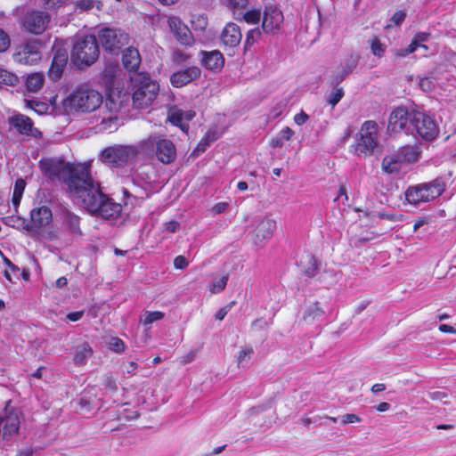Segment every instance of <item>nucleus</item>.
I'll return each mask as SVG.
<instances>
[{"label":"nucleus","instance_id":"obj_5","mask_svg":"<svg viewBox=\"0 0 456 456\" xmlns=\"http://www.w3.org/2000/svg\"><path fill=\"white\" fill-rule=\"evenodd\" d=\"M445 190V183L441 179L410 186L405 191V199L411 205L432 201Z\"/></svg>","mask_w":456,"mask_h":456},{"label":"nucleus","instance_id":"obj_21","mask_svg":"<svg viewBox=\"0 0 456 456\" xmlns=\"http://www.w3.org/2000/svg\"><path fill=\"white\" fill-rule=\"evenodd\" d=\"M242 38L240 27L232 22L228 23L221 33L222 43L228 47L237 46Z\"/></svg>","mask_w":456,"mask_h":456},{"label":"nucleus","instance_id":"obj_47","mask_svg":"<svg viewBox=\"0 0 456 456\" xmlns=\"http://www.w3.org/2000/svg\"><path fill=\"white\" fill-rule=\"evenodd\" d=\"M371 52L374 55L381 57L385 52V45L378 38H375L371 42Z\"/></svg>","mask_w":456,"mask_h":456},{"label":"nucleus","instance_id":"obj_25","mask_svg":"<svg viewBox=\"0 0 456 456\" xmlns=\"http://www.w3.org/2000/svg\"><path fill=\"white\" fill-rule=\"evenodd\" d=\"M202 64L208 69L219 71L224 64V58L219 51L203 52Z\"/></svg>","mask_w":456,"mask_h":456},{"label":"nucleus","instance_id":"obj_60","mask_svg":"<svg viewBox=\"0 0 456 456\" xmlns=\"http://www.w3.org/2000/svg\"><path fill=\"white\" fill-rule=\"evenodd\" d=\"M229 6L232 9H243L248 4V0H228Z\"/></svg>","mask_w":456,"mask_h":456},{"label":"nucleus","instance_id":"obj_24","mask_svg":"<svg viewBox=\"0 0 456 456\" xmlns=\"http://www.w3.org/2000/svg\"><path fill=\"white\" fill-rule=\"evenodd\" d=\"M200 76V69L197 67H191L177 71L171 76V83L175 87H182Z\"/></svg>","mask_w":456,"mask_h":456},{"label":"nucleus","instance_id":"obj_20","mask_svg":"<svg viewBox=\"0 0 456 456\" xmlns=\"http://www.w3.org/2000/svg\"><path fill=\"white\" fill-rule=\"evenodd\" d=\"M101 407L100 401L92 390L85 391L77 402L76 410L79 413H90Z\"/></svg>","mask_w":456,"mask_h":456},{"label":"nucleus","instance_id":"obj_51","mask_svg":"<svg viewBox=\"0 0 456 456\" xmlns=\"http://www.w3.org/2000/svg\"><path fill=\"white\" fill-rule=\"evenodd\" d=\"M103 387H104V389L109 391V392H115L118 390V386L116 384V381L115 379L110 377V376H107L103 381Z\"/></svg>","mask_w":456,"mask_h":456},{"label":"nucleus","instance_id":"obj_8","mask_svg":"<svg viewBox=\"0 0 456 456\" xmlns=\"http://www.w3.org/2000/svg\"><path fill=\"white\" fill-rule=\"evenodd\" d=\"M378 124L375 121H365L359 132L355 146L358 155L370 156L378 147Z\"/></svg>","mask_w":456,"mask_h":456},{"label":"nucleus","instance_id":"obj_42","mask_svg":"<svg viewBox=\"0 0 456 456\" xmlns=\"http://www.w3.org/2000/svg\"><path fill=\"white\" fill-rule=\"evenodd\" d=\"M260 36L261 32L258 28L250 29L246 35L245 48L252 46L260 38Z\"/></svg>","mask_w":456,"mask_h":456},{"label":"nucleus","instance_id":"obj_12","mask_svg":"<svg viewBox=\"0 0 456 456\" xmlns=\"http://www.w3.org/2000/svg\"><path fill=\"white\" fill-rule=\"evenodd\" d=\"M159 85L151 80L143 81L133 94V104L135 108L149 107L159 93Z\"/></svg>","mask_w":456,"mask_h":456},{"label":"nucleus","instance_id":"obj_41","mask_svg":"<svg viewBox=\"0 0 456 456\" xmlns=\"http://www.w3.org/2000/svg\"><path fill=\"white\" fill-rule=\"evenodd\" d=\"M65 222L72 232H79V217L77 216L68 213L65 216Z\"/></svg>","mask_w":456,"mask_h":456},{"label":"nucleus","instance_id":"obj_31","mask_svg":"<svg viewBox=\"0 0 456 456\" xmlns=\"http://www.w3.org/2000/svg\"><path fill=\"white\" fill-rule=\"evenodd\" d=\"M323 314V311L319 306L318 303H313L305 306L302 319L306 323H311Z\"/></svg>","mask_w":456,"mask_h":456},{"label":"nucleus","instance_id":"obj_32","mask_svg":"<svg viewBox=\"0 0 456 456\" xmlns=\"http://www.w3.org/2000/svg\"><path fill=\"white\" fill-rule=\"evenodd\" d=\"M167 119L174 125L179 126L183 131L189 127L187 124L183 123V111L176 107H172L168 110Z\"/></svg>","mask_w":456,"mask_h":456},{"label":"nucleus","instance_id":"obj_6","mask_svg":"<svg viewBox=\"0 0 456 456\" xmlns=\"http://www.w3.org/2000/svg\"><path fill=\"white\" fill-rule=\"evenodd\" d=\"M139 153L138 147L134 145L118 144L105 148L101 155V160L112 167H124L134 160Z\"/></svg>","mask_w":456,"mask_h":456},{"label":"nucleus","instance_id":"obj_10","mask_svg":"<svg viewBox=\"0 0 456 456\" xmlns=\"http://www.w3.org/2000/svg\"><path fill=\"white\" fill-rule=\"evenodd\" d=\"M411 125L413 126L416 134L426 141H432L439 134L436 122L425 112H411Z\"/></svg>","mask_w":456,"mask_h":456},{"label":"nucleus","instance_id":"obj_7","mask_svg":"<svg viewBox=\"0 0 456 456\" xmlns=\"http://www.w3.org/2000/svg\"><path fill=\"white\" fill-rule=\"evenodd\" d=\"M141 145L145 151H154L156 158L163 164H170L176 158V148L173 142L161 135H151Z\"/></svg>","mask_w":456,"mask_h":456},{"label":"nucleus","instance_id":"obj_45","mask_svg":"<svg viewBox=\"0 0 456 456\" xmlns=\"http://www.w3.org/2000/svg\"><path fill=\"white\" fill-rule=\"evenodd\" d=\"M261 18V13L257 10H251L245 12L242 16L244 21L248 24H256L258 23Z\"/></svg>","mask_w":456,"mask_h":456},{"label":"nucleus","instance_id":"obj_37","mask_svg":"<svg viewBox=\"0 0 456 456\" xmlns=\"http://www.w3.org/2000/svg\"><path fill=\"white\" fill-rule=\"evenodd\" d=\"M357 65V58L350 56L341 67L340 80H342L348 74L352 73Z\"/></svg>","mask_w":456,"mask_h":456},{"label":"nucleus","instance_id":"obj_28","mask_svg":"<svg viewBox=\"0 0 456 456\" xmlns=\"http://www.w3.org/2000/svg\"><path fill=\"white\" fill-rule=\"evenodd\" d=\"M397 152L401 156L403 161L407 163L417 162L421 155V150L419 149V146L417 144L403 146L400 148V150Z\"/></svg>","mask_w":456,"mask_h":456},{"label":"nucleus","instance_id":"obj_58","mask_svg":"<svg viewBox=\"0 0 456 456\" xmlns=\"http://www.w3.org/2000/svg\"><path fill=\"white\" fill-rule=\"evenodd\" d=\"M188 265L189 263L183 256H178L174 260V265L176 269H184Z\"/></svg>","mask_w":456,"mask_h":456},{"label":"nucleus","instance_id":"obj_4","mask_svg":"<svg viewBox=\"0 0 456 456\" xmlns=\"http://www.w3.org/2000/svg\"><path fill=\"white\" fill-rule=\"evenodd\" d=\"M100 49L95 36L87 35L76 39L70 52V61L78 69L92 66L99 58Z\"/></svg>","mask_w":456,"mask_h":456},{"label":"nucleus","instance_id":"obj_23","mask_svg":"<svg viewBox=\"0 0 456 456\" xmlns=\"http://www.w3.org/2000/svg\"><path fill=\"white\" fill-rule=\"evenodd\" d=\"M20 417L17 411H11L4 418H0V429H3V437L8 438L15 435L20 428Z\"/></svg>","mask_w":456,"mask_h":456},{"label":"nucleus","instance_id":"obj_2","mask_svg":"<svg viewBox=\"0 0 456 456\" xmlns=\"http://www.w3.org/2000/svg\"><path fill=\"white\" fill-rule=\"evenodd\" d=\"M74 199L80 200L83 207L89 212L98 214L106 220L115 219L122 212V206L102 193L100 183L92 177Z\"/></svg>","mask_w":456,"mask_h":456},{"label":"nucleus","instance_id":"obj_26","mask_svg":"<svg viewBox=\"0 0 456 456\" xmlns=\"http://www.w3.org/2000/svg\"><path fill=\"white\" fill-rule=\"evenodd\" d=\"M403 163V161L399 153L395 152L383 159L381 167L387 174H395L401 171Z\"/></svg>","mask_w":456,"mask_h":456},{"label":"nucleus","instance_id":"obj_34","mask_svg":"<svg viewBox=\"0 0 456 456\" xmlns=\"http://www.w3.org/2000/svg\"><path fill=\"white\" fill-rule=\"evenodd\" d=\"M25 187H26L25 180H23L21 178L16 180L14 188H13L12 199V204L14 205V207H17L20 204V200L22 198L23 191L25 190Z\"/></svg>","mask_w":456,"mask_h":456},{"label":"nucleus","instance_id":"obj_36","mask_svg":"<svg viewBox=\"0 0 456 456\" xmlns=\"http://www.w3.org/2000/svg\"><path fill=\"white\" fill-rule=\"evenodd\" d=\"M19 82L18 77L0 67V85L13 86Z\"/></svg>","mask_w":456,"mask_h":456},{"label":"nucleus","instance_id":"obj_61","mask_svg":"<svg viewBox=\"0 0 456 456\" xmlns=\"http://www.w3.org/2000/svg\"><path fill=\"white\" fill-rule=\"evenodd\" d=\"M308 118H309V116L306 113H305L304 111H302L294 117V121L298 126H301V125L305 124Z\"/></svg>","mask_w":456,"mask_h":456},{"label":"nucleus","instance_id":"obj_3","mask_svg":"<svg viewBox=\"0 0 456 456\" xmlns=\"http://www.w3.org/2000/svg\"><path fill=\"white\" fill-rule=\"evenodd\" d=\"M102 94L87 84L75 88L63 101V107L68 111L90 113L96 110L102 103Z\"/></svg>","mask_w":456,"mask_h":456},{"label":"nucleus","instance_id":"obj_56","mask_svg":"<svg viewBox=\"0 0 456 456\" xmlns=\"http://www.w3.org/2000/svg\"><path fill=\"white\" fill-rule=\"evenodd\" d=\"M10 45L8 35L0 28V52H4Z\"/></svg>","mask_w":456,"mask_h":456},{"label":"nucleus","instance_id":"obj_1","mask_svg":"<svg viewBox=\"0 0 456 456\" xmlns=\"http://www.w3.org/2000/svg\"><path fill=\"white\" fill-rule=\"evenodd\" d=\"M40 168L50 179L62 181L72 198H75L91 178L89 167L86 165H72L60 159H42Z\"/></svg>","mask_w":456,"mask_h":456},{"label":"nucleus","instance_id":"obj_33","mask_svg":"<svg viewBox=\"0 0 456 456\" xmlns=\"http://www.w3.org/2000/svg\"><path fill=\"white\" fill-rule=\"evenodd\" d=\"M301 264L303 265V272L305 275L313 277L316 274L318 264L316 258L314 256H306Z\"/></svg>","mask_w":456,"mask_h":456},{"label":"nucleus","instance_id":"obj_30","mask_svg":"<svg viewBox=\"0 0 456 456\" xmlns=\"http://www.w3.org/2000/svg\"><path fill=\"white\" fill-rule=\"evenodd\" d=\"M92 354V347L87 343H83L77 346L73 361L77 365H83Z\"/></svg>","mask_w":456,"mask_h":456},{"label":"nucleus","instance_id":"obj_46","mask_svg":"<svg viewBox=\"0 0 456 456\" xmlns=\"http://www.w3.org/2000/svg\"><path fill=\"white\" fill-rule=\"evenodd\" d=\"M254 350L250 346H243L241 347L239 354L237 356L238 364L240 365L245 360L249 359L253 354Z\"/></svg>","mask_w":456,"mask_h":456},{"label":"nucleus","instance_id":"obj_9","mask_svg":"<svg viewBox=\"0 0 456 456\" xmlns=\"http://www.w3.org/2000/svg\"><path fill=\"white\" fill-rule=\"evenodd\" d=\"M98 40L105 51L118 54L128 45L129 36L119 28H103L98 32Z\"/></svg>","mask_w":456,"mask_h":456},{"label":"nucleus","instance_id":"obj_43","mask_svg":"<svg viewBox=\"0 0 456 456\" xmlns=\"http://www.w3.org/2000/svg\"><path fill=\"white\" fill-rule=\"evenodd\" d=\"M340 276V273L334 271H327L322 276V281L328 284L329 286H333L336 283H338Z\"/></svg>","mask_w":456,"mask_h":456},{"label":"nucleus","instance_id":"obj_13","mask_svg":"<svg viewBox=\"0 0 456 456\" xmlns=\"http://www.w3.org/2000/svg\"><path fill=\"white\" fill-rule=\"evenodd\" d=\"M50 22V15L44 12H28L23 20L24 28L32 34L40 35L46 28Z\"/></svg>","mask_w":456,"mask_h":456},{"label":"nucleus","instance_id":"obj_14","mask_svg":"<svg viewBox=\"0 0 456 456\" xmlns=\"http://www.w3.org/2000/svg\"><path fill=\"white\" fill-rule=\"evenodd\" d=\"M276 229V221L266 216L260 219L253 231V239L256 245L262 244L269 240Z\"/></svg>","mask_w":456,"mask_h":456},{"label":"nucleus","instance_id":"obj_17","mask_svg":"<svg viewBox=\"0 0 456 456\" xmlns=\"http://www.w3.org/2000/svg\"><path fill=\"white\" fill-rule=\"evenodd\" d=\"M283 21L282 12L275 7H267L263 16L262 28L266 33H274L279 30Z\"/></svg>","mask_w":456,"mask_h":456},{"label":"nucleus","instance_id":"obj_39","mask_svg":"<svg viewBox=\"0 0 456 456\" xmlns=\"http://www.w3.org/2000/svg\"><path fill=\"white\" fill-rule=\"evenodd\" d=\"M429 36H430V34L427 33V32L417 33L414 36V37L412 38V40L411 42V45H413L415 50L418 47H421V48H423L425 50H428V46L426 45H423L422 43L426 42L428 39Z\"/></svg>","mask_w":456,"mask_h":456},{"label":"nucleus","instance_id":"obj_29","mask_svg":"<svg viewBox=\"0 0 456 456\" xmlns=\"http://www.w3.org/2000/svg\"><path fill=\"white\" fill-rule=\"evenodd\" d=\"M45 76L43 73L35 72L28 75L26 79V88L28 91L37 93L43 88Z\"/></svg>","mask_w":456,"mask_h":456},{"label":"nucleus","instance_id":"obj_35","mask_svg":"<svg viewBox=\"0 0 456 456\" xmlns=\"http://www.w3.org/2000/svg\"><path fill=\"white\" fill-rule=\"evenodd\" d=\"M110 113L102 119L101 126L102 130L116 128L117 126V116L113 113L118 110V107L114 104V108L110 109Z\"/></svg>","mask_w":456,"mask_h":456},{"label":"nucleus","instance_id":"obj_22","mask_svg":"<svg viewBox=\"0 0 456 456\" xmlns=\"http://www.w3.org/2000/svg\"><path fill=\"white\" fill-rule=\"evenodd\" d=\"M53 218L51 209L46 206L34 208L30 211L31 227L41 228L48 225Z\"/></svg>","mask_w":456,"mask_h":456},{"label":"nucleus","instance_id":"obj_15","mask_svg":"<svg viewBox=\"0 0 456 456\" xmlns=\"http://www.w3.org/2000/svg\"><path fill=\"white\" fill-rule=\"evenodd\" d=\"M9 125L15 128L20 134L37 138L41 136V132L34 127L31 119L22 114H16L8 118Z\"/></svg>","mask_w":456,"mask_h":456},{"label":"nucleus","instance_id":"obj_62","mask_svg":"<svg viewBox=\"0 0 456 456\" xmlns=\"http://www.w3.org/2000/svg\"><path fill=\"white\" fill-rule=\"evenodd\" d=\"M196 355H197L196 351H191L185 356L183 357V359L181 360V362L183 364H187L189 362H191L195 360Z\"/></svg>","mask_w":456,"mask_h":456},{"label":"nucleus","instance_id":"obj_50","mask_svg":"<svg viewBox=\"0 0 456 456\" xmlns=\"http://www.w3.org/2000/svg\"><path fill=\"white\" fill-rule=\"evenodd\" d=\"M110 346L112 350L120 353L125 350V345L124 342L118 338H111L110 341Z\"/></svg>","mask_w":456,"mask_h":456},{"label":"nucleus","instance_id":"obj_44","mask_svg":"<svg viewBox=\"0 0 456 456\" xmlns=\"http://www.w3.org/2000/svg\"><path fill=\"white\" fill-rule=\"evenodd\" d=\"M164 318V314L159 311L147 312L144 318L142 320L144 325H149L153 322L159 321Z\"/></svg>","mask_w":456,"mask_h":456},{"label":"nucleus","instance_id":"obj_19","mask_svg":"<svg viewBox=\"0 0 456 456\" xmlns=\"http://www.w3.org/2000/svg\"><path fill=\"white\" fill-rule=\"evenodd\" d=\"M54 55L49 69V77L53 79H59L66 67L68 61V53L65 49L54 47Z\"/></svg>","mask_w":456,"mask_h":456},{"label":"nucleus","instance_id":"obj_52","mask_svg":"<svg viewBox=\"0 0 456 456\" xmlns=\"http://www.w3.org/2000/svg\"><path fill=\"white\" fill-rule=\"evenodd\" d=\"M420 88L425 92L432 91L435 87V84L432 78L423 77L419 81Z\"/></svg>","mask_w":456,"mask_h":456},{"label":"nucleus","instance_id":"obj_16","mask_svg":"<svg viewBox=\"0 0 456 456\" xmlns=\"http://www.w3.org/2000/svg\"><path fill=\"white\" fill-rule=\"evenodd\" d=\"M167 23L171 32L180 44L186 46H190L193 44L194 40L191 31L179 18L170 17Z\"/></svg>","mask_w":456,"mask_h":456},{"label":"nucleus","instance_id":"obj_57","mask_svg":"<svg viewBox=\"0 0 456 456\" xmlns=\"http://www.w3.org/2000/svg\"><path fill=\"white\" fill-rule=\"evenodd\" d=\"M46 9H53L64 4L67 0H43Z\"/></svg>","mask_w":456,"mask_h":456},{"label":"nucleus","instance_id":"obj_38","mask_svg":"<svg viewBox=\"0 0 456 456\" xmlns=\"http://www.w3.org/2000/svg\"><path fill=\"white\" fill-rule=\"evenodd\" d=\"M208 25V18L203 14L195 15L191 20V26L195 30L204 31L207 28Z\"/></svg>","mask_w":456,"mask_h":456},{"label":"nucleus","instance_id":"obj_59","mask_svg":"<svg viewBox=\"0 0 456 456\" xmlns=\"http://www.w3.org/2000/svg\"><path fill=\"white\" fill-rule=\"evenodd\" d=\"M406 13L403 11H397L391 17V21L395 25H400L405 19Z\"/></svg>","mask_w":456,"mask_h":456},{"label":"nucleus","instance_id":"obj_27","mask_svg":"<svg viewBox=\"0 0 456 456\" xmlns=\"http://www.w3.org/2000/svg\"><path fill=\"white\" fill-rule=\"evenodd\" d=\"M141 63L140 53L137 49L129 47L123 54V64L128 71H135Z\"/></svg>","mask_w":456,"mask_h":456},{"label":"nucleus","instance_id":"obj_64","mask_svg":"<svg viewBox=\"0 0 456 456\" xmlns=\"http://www.w3.org/2000/svg\"><path fill=\"white\" fill-rule=\"evenodd\" d=\"M83 315H84V311H77V312L69 313L67 315V318L71 322H77V321L80 320L83 317Z\"/></svg>","mask_w":456,"mask_h":456},{"label":"nucleus","instance_id":"obj_63","mask_svg":"<svg viewBox=\"0 0 456 456\" xmlns=\"http://www.w3.org/2000/svg\"><path fill=\"white\" fill-rule=\"evenodd\" d=\"M165 228L169 232H175L179 228V223L176 221H170L166 223Z\"/></svg>","mask_w":456,"mask_h":456},{"label":"nucleus","instance_id":"obj_40","mask_svg":"<svg viewBox=\"0 0 456 456\" xmlns=\"http://www.w3.org/2000/svg\"><path fill=\"white\" fill-rule=\"evenodd\" d=\"M228 278L229 276L226 274L219 280L213 281L210 285V292L212 294H216L223 291L227 284Z\"/></svg>","mask_w":456,"mask_h":456},{"label":"nucleus","instance_id":"obj_48","mask_svg":"<svg viewBox=\"0 0 456 456\" xmlns=\"http://www.w3.org/2000/svg\"><path fill=\"white\" fill-rule=\"evenodd\" d=\"M415 48L413 47V45H411V44L405 47V48H399V49H395L393 51V53L395 57L397 58H404L406 57L407 55H409L410 53H412L413 52H415Z\"/></svg>","mask_w":456,"mask_h":456},{"label":"nucleus","instance_id":"obj_11","mask_svg":"<svg viewBox=\"0 0 456 456\" xmlns=\"http://www.w3.org/2000/svg\"><path fill=\"white\" fill-rule=\"evenodd\" d=\"M41 44L38 40L22 42L15 46L12 54L14 61L24 64H36L42 58Z\"/></svg>","mask_w":456,"mask_h":456},{"label":"nucleus","instance_id":"obj_18","mask_svg":"<svg viewBox=\"0 0 456 456\" xmlns=\"http://www.w3.org/2000/svg\"><path fill=\"white\" fill-rule=\"evenodd\" d=\"M408 122L411 123V113L403 107L396 108L389 116L387 130L391 133H399L406 127Z\"/></svg>","mask_w":456,"mask_h":456},{"label":"nucleus","instance_id":"obj_53","mask_svg":"<svg viewBox=\"0 0 456 456\" xmlns=\"http://www.w3.org/2000/svg\"><path fill=\"white\" fill-rule=\"evenodd\" d=\"M75 5L82 11H87L94 7V0H77L75 3Z\"/></svg>","mask_w":456,"mask_h":456},{"label":"nucleus","instance_id":"obj_54","mask_svg":"<svg viewBox=\"0 0 456 456\" xmlns=\"http://www.w3.org/2000/svg\"><path fill=\"white\" fill-rule=\"evenodd\" d=\"M360 421H361V418L354 413H347V414L343 415L341 418V422L343 425L352 424V423L360 422Z\"/></svg>","mask_w":456,"mask_h":456},{"label":"nucleus","instance_id":"obj_55","mask_svg":"<svg viewBox=\"0 0 456 456\" xmlns=\"http://www.w3.org/2000/svg\"><path fill=\"white\" fill-rule=\"evenodd\" d=\"M118 69V66L115 64L107 65L103 71L104 77L108 78L109 81L111 80L116 76Z\"/></svg>","mask_w":456,"mask_h":456},{"label":"nucleus","instance_id":"obj_49","mask_svg":"<svg viewBox=\"0 0 456 456\" xmlns=\"http://www.w3.org/2000/svg\"><path fill=\"white\" fill-rule=\"evenodd\" d=\"M344 91L342 88L336 89L329 97L328 102L332 106H335L343 97Z\"/></svg>","mask_w":456,"mask_h":456}]
</instances>
